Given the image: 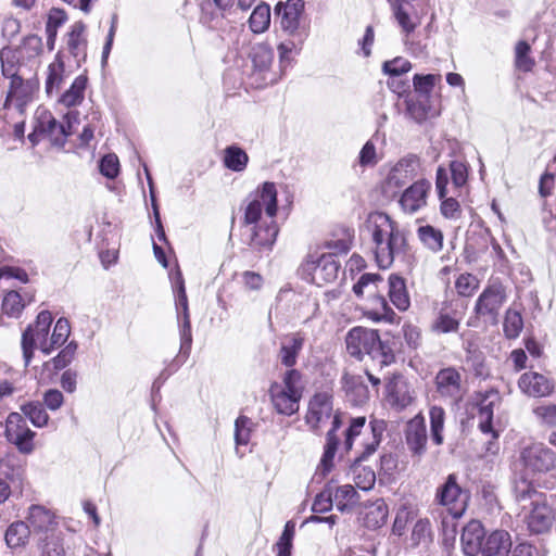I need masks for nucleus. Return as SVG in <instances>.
<instances>
[{
  "label": "nucleus",
  "mask_w": 556,
  "mask_h": 556,
  "mask_svg": "<svg viewBox=\"0 0 556 556\" xmlns=\"http://www.w3.org/2000/svg\"><path fill=\"white\" fill-rule=\"evenodd\" d=\"M276 185L265 181L254 191L244 208L243 241L258 253L271 251L279 228L275 220L278 212Z\"/></svg>",
  "instance_id": "f257e3e1"
},
{
  "label": "nucleus",
  "mask_w": 556,
  "mask_h": 556,
  "mask_svg": "<svg viewBox=\"0 0 556 556\" xmlns=\"http://www.w3.org/2000/svg\"><path fill=\"white\" fill-rule=\"evenodd\" d=\"M377 265L387 269L395 260L404 261L409 245L404 230L387 213L375 212L368 216Z\"/></svg>",
  "instance_id": "f03ea898"
},
{
  "label": "nucleus",
  "mask_w": 556,
  "mask_h": 556,
  "mask_svg": "<svg viewBox=\"0 0 556 556\" xmlns=\"http://www.w3.org/2000/svg\"><path fill=\"white\" fill-rule=\"evenodd\" d=\"M333 397L329 392L315 393L308 403L305 415V422L314 432H319L320 428L332 417L331 428L326 434L325 451L320 460L319 470L326 476L332 467V462L337 453L340 439L337 435L338 429L342 426V413L333 412Z\"/></svg>",
  "instance_id": "7ed1b4c3"
},
{
  "label": "nucleus",
  "mask_w": 556,
  "mask_h": 556,
  "mask_svg": "<svg viewBox=\"0 0 556 556\" xmlns=\"http://www.w3.org/2000/svg\"><path fill=\"white\" fill-rule=\"evenodd\" d=\"M345 342L349 354L359 361L367 355L381 368L395 362V340L381 339L375 329L354 327L348 332Z\"/></svg>",
  "instance_id": "20e7f679"
},
{
  "label": "nucleus",
  "mask_w": 556,
  "mask_h": 556,
  "mask_svg": "<svg viewBox=\"0 0 556 556\" xmlns=\"http://www.w3.org/2000/svg\"><path fill=\"white\" fill-rule=\"evenodd\" d=\"M386 428L387 424L384 420L372 419L370 421L371 438L362 443L363 450L355 458V463L352 466L355 485L363 491H368L374 488L376 482V475L371 468L361 466L359 463L367 459L377 451Z\"/></svg>",
  "instance_id": "39448f33"
},
{
  "label": "nucleus",
  "mask_w": 556,
  "mask_h": 556,
  "mask_svg": "<svg viewBox=\"0 0 556 556\" xmlns=\"http://www.w3.org/2000/svg\"><path fill=\"white\" fill-rule=\"evenodd\" d=\"M523 508H528L527 525L531 533L542 534L552 528L554 514L547 495L534 490L523 491Z\"/></svg>",
  "instance_id": "423d86ee"
},
{
  "label": "nucleus",
  "mask_w": 556,
  "mask_h": 556,
  "mask_svg": "<svg viewBox=\"0 0 556 556\" xmlns=\"http://www.w3.org/2000/svg\"><path fill=\"white\" fill-rule=\"evenodd\" d=\"M53 321L52 314L49 311H41L34 324H29L22 333V351L25 366H28L38 349L42 354L48 351V339L50 328Z\"/></svg>",
  "instance_id": "0eeeda50"
},
{
  "label": "nucleus",
  "mask_w": 556,
  "mask_h": 556,
  "mask_svg": "<svg viewBox=\"0 0 556 556\" xmlns=\"http://www.w3.org/2000/svg\"><path fill=\"white\" fill-rule=\"evenodd\" d=\"M65 124L59 123L50 111L38 108L35 112L34 122L37 131L48 137L53 144L64 146L66 138L74 132L73 126L78 123V112L70 111L65 114Z\"/></svg>",
  "instance_id": "6e6552de"
},
{
  "label": "nucleus",
  "mask_w": 556,
  "mask_h": 556,
  "mask_svg": "<svg viewBox=\"0 0 556 556\" xmlns=\"http://www.w3.org/2000/svg\"><path fill=\"white\" fill-rule=\"evenodd\" d=\"M339 269L340 264L332 253L309 254L301 266L304 279L317 286L334 281Z\"/></svg>",
  "instance_id": "1a4fd4ad"
},
{
  "label": "nucleus",
  "mask_w": 556,
  "mask_h": 556,
  "mask_svg": "<svg viewBox=\"0 0 556 556\" xmlns=\"http://www.w3.org/2000/svg\"><path fill=\"white\" fill-rule=\"evenodd\" d=\"M173 290L175 293V304L179 325L180 354L188 357L192 344V333L185 280L179 270L173 278Z\"/></svg>",
  "instance_id": "9d476101"
},
{
  "label": "nucleus",
  "mask_w": 556,
  "mask_h": 556,
  "mask_svg": "<svg viewBox=\"0 0 556 556\" xmlns=\"http://www.w3.org/2000/svg\"><path fill=\"white\" fill-rule=\"evenodd\" d=\"M469 500V494L458 484V478L455 473H450L444 482L437 488L434 501L446 507L453 518H460Z\"/></svg>",
  "instance_id": "9b49d317"
},
{
  "label": "nucleus",
  "mask_w": 556,
  "mask_h": 556,
  "mask_svg": "<svg viewBox=\"0 0 556 556\" xmlns=\"http://www.w3.org/2000/svg\"><path fill=\"white\" fill-rule=\"evenodd\" d=\"M508 288L498 278H491L475 304L477 316L497 320L500 309L508 299Z\"/></svg>",
  "instance_id": "f8f14e48"
},
{
  "label": "nucleus",
  "mask_w": 556,
  "mask_h": 556,
  "mask_svg": "<svg viewBox=\"0 0 556 556\" xmlns=\"http://www.w3.org/2000/svg\"><path fill=\"white\" fill-rule=\"evenodd\" d=\"M389 2L393 16L401 27L404 45L413 54L421 53V46L410 39V35L420 24L421 16L416 11H409L412 2H405V0H389Z\"/></svg>",
  "instance_id": "ddd939ff"
},
{
  "label": "nucleus",
  "mask_w": 556,
  "mask_h": 556,
  "mask_svg": "<svg viewBox=\"0 0 556 556\" xmlns=\"http://www.w3.org/2000/svg\"><path fill=\"white\" fill-rule=\"evenodd\" d=\"M417 167L418 157L416 155L402 157L388 173L382 184L383 193L390 198L395 197L416 176Z\"/></svg>",
  "instance_id": "4468645a"
},
{
  "label": "nucleus",
  "mask_w": 556,
  "mask_h": 556,
  "mask_svg": "<svg viewBox=\"0 0 556 556\" xmlns=\"http://www.w3.org/2000/svg\"><path fill=\"white\" fill-rule=\"evenodd\" d=\"M38 88L39 83L36 78L13 77L10 81L4 108L14 109L20 114H24L27 106L34 102Z\"/></svg>",
  "instance_id": "2eb2a0df"
},
{
  "label": "nucleus",
  "mask_w": 556,
  "mask_h": 556,
  "mask_svg": "<svg viewBox=\"0 0 556 556\" xmlns=\"http://www.w3.org/2000/svg\"><path fill=\"white\" fill-rule=\"evenodd\" d=\"M4 434L7 440L14 444L21 453L30 454L34 451L35 432L28 428L22 414H9L5 420Z\"/></svg>",
  "instance_id": "dca6fc26"
},
{
  "label": "nucleus",
  "mask_w": 556,
  "mask_h": 556,
  "mask_svg": "<svg viewBox=\"0 0 556 556\" xmlns=\"http://www.w3.org/2000/svg\"><path fill=\"white\" fill-rule=\"evenodd\" d=\"M87 26L83 21L73 23L63 37L64 50L75 60L79 67L87 59Z\"/></svg>",
  "instance_id": "f3484780"
},
{
  "label": "nucleus",
  "mask_w": 556,
  "mask_h": 556,
  "mask_svg": "<svg viewBox=\"0 0 556 556\" xmlns=\"http://www.w3.org/2000/svg\"><path fill=\"white\" fill-rule=\"evenodd\" d=\"M431 190V182L427 179H420L406 188L399 204L403 212L415 214L427 205L428 193Z\"/></svg>",
  "instance_id": "a211bd4d"
},
{
  "label": "nucleus",
  "mask_w": 556,
  "mask_h": 556,
  "mask_svg": "<svg viewBox=\"0 0 556 556\" xmlns=\"http://www.w3.org/2000/svg\"><path fill=\"white\" fill-rule=\"evenodd\" d=\"M251 60L253 64V76H260L261 85H268L276 81V78L269 73L274 60V51L266 43H258L252 48ZM258 80V78H255Z\"/></svg>",
  "instance_id": "6ab92c4d"
},
{
  "label": "nucleus",
  "mask_w": 556,
  "mask_h": 556,
  "mask_svg": "<svg viewBox=\"0 0 556 556\" xmlns=\"http://www.w3.org/2000/svg\"><path fill=\"white\" fill-rule=\"evenodd\" d=\"M27 525L37 539L56 532L54 514L41 505H31L28 508Z\"/></svg>",
  "instance_id": "aec40b11"
},
{
  "label": "nucleus",
  "mask_w": 556,
  "mask_h": 556,
  "mask_svg": "<svg viewBox=\"0 0 556 556\" xmlns=\"http://www.w3.org/2000/svg\"><path fill=\"white\" fill-rule=\"evenodd\" d=\"M555 455L542 443L533 444L523 450V466L532 471H548L554 467Z\"/></svg>",
  "instance_id": "412c9836"
},
{
  "label": "nucleus",
  "mask_w": 556,
  "mask_h": 556,
  "mask_svg": "<svg viewBox=\"0 0 556 556\" xmlns=\"http://www.w3.org/2000/svg\"><path fill=\"white\" fill-rule=\"evenodd\" d=\"M435 384L438 392L444 397H450L456 402L463 396L462 377L454 368L441 369L437 374Z\"/></svg>",
  "instance_id": "4be33fe9"
},
{
  "label": "nucleus",
  "mask_w": 556,
  "mask_h": 556,
  "mask_svg": "<svg viewBox=\"0 0 556 556\" xmlns=\"http://www.w3.org/2000/svg\"><path fill=\"white\" fill-rule=\"evenodd\" d=\"M485 536L484 528L479 520H470L463 529L460 543L467 556H477L482 549Z\"/></svg>",
  "instance_id": "5701e85b"
},
{
  "label": "nucleus",
  "mask_w": 556,
  "mask_h": 556,
  "mask_svg": "<svg viewBox=\"0 0 556 556\" xmlns=\"http://www.w3.org/2000/svg\"><path fill=\"white\" fill-rule=\"evenodd\" d=\"M305 338L301 332L286 334L280 342L278 358L281 365L287 368H293L298 356L303 350Z\"/></svg>",
  "instance_id": "b1692460"
},
{
  "label": "nucleus",
  "mask_w": 556,
  "mask_h": 556,
  "mask_svg": "<svg viewBox=\"0 0 556 556\" xmlns=\"http://www.w3.org/2000/svg\"><path fill=\"white\" fill-rule=\"evenodd\" d=\"M386 395L389 403L397 408H406L413 402V395L406 381L394 376L386 383Z\"/></svg>",
  "instance_id": "393cba45"
},
{
  "label": "nucleus",
  "mask_w": 556,
  "mask_h": 556,
  "mask_svg": "<svg viewBox=\"0 0 556 556\" xmlns=\"http://www.w3.org/2000/svg\"><path fill=\"white\" fill-rule=\"evenodd\" d=\"M269 392L273 405L279 414L291 416L299 410L301 399L280 388L278 382L270 386Z\"/></svg>",
  "instance_id": "a878e982"
},
{
  "label": "nucleus",
  "mask_w": 556,
  "mask_h": 556,
  "mask_svg": "<svg viewBox=\"0 0 556 556\" xmlns=\"http://www.w3.org/2000/svg\"><path fill=\"white\" fill-rule=\"evenodd\" d=\"M510 548L509 533L504 530H496L485 539L480 553L482 556H508Z\"/></svg>",
  "instance_id": "bb28decb"
},
{
  "label": "nucleus",
  "mask_w": 556,
  "mask_h": 556,
  "mask_svg": "<svg viewBox=\"0 0 556 556\" xmlns=\"http://www.w3.org/2000/svg\"><path fill=\"white\" fill-rule=\"evenodd\" d=\"M342 386L346 396L354 405H362L369 399V390L361 375L345 372L342 376Z\"/></svg>",
  "instance_id": "cd10ccee"
},
{
  "label": "nucleus",
  "mask_w": 556,
  "mask_h": 556,
  "mask_svg": "<svg viewBox=\"0 0 556 556\" xmlns=\"http://www.w3.org/2000/svg\"><path fill=\"white\" fill-rule=\"evenodd\" d=\"M427 430L424 420L413 419L407 424L406 444L409 451L417 456L426 452Z\"/></svg>",
  "instance_id": "c85d7f7f"
},
{
  "label": "nucleus",
  "mask_w": 556,
  "mask_h": 556,
  "mask_svg": "<svg viewBox=\"0 0 556 556\" xmlns=\"http://www.w3.org/2000/svg\"><path fill=\"white\" fill-rule=\"evenodd\" d=\"M389 299L392 304L401 312H405L410 306L409 294L403 277L391 274L388 279Z\"/></svg>",
  "instance_id": "c756f323"
},
{
  "label": "nucleus",
  "mask_w": 556,
  "mask_h": 556,
  "mask_svg": "<svg viewBox=\"0 0 556 556\" xmlns=\"http://www.w3.org/2000/svg\"><path fill=\"white\" fill-rule=\"evenodd\" d=\"M498 400L497 393H490L485 395L479 403L478 408V427L483 433H491L493 438H497V433L492 426L494 405Z\"/></svg>",
  "instance_id": "7c9ffc66"
},
{
  "label": "nucleus",
  "mask_w": 556,
  "mask_h": 556,
  "mask_svg": "<svg viewBox=\"0 0 556 556\" xmlns=\"http://www.w3.org/2000/svg\"><path fill=\"white\" fill-rule=\"evenodd\" d=\"M66 78L65 65L61 56V52L55 55V60L49 64L47 68V77L45 89L48 96L58 93Z\"/></svg>",
  "instance_id": "2f4dec72"
},
{
  "label": "nucleus",
  "mask_w": 556,
  "mask_h": 556,
  "mask_svg": "<svg viewBox=\"0 0 556 556\" xmlns=\"http://www.w3.org/2000/svg\"><path fill=\"white\" fill-rule=\"evenodd\" d=\"M88 84V77L84 74L78 75L70 88L65 90L59 98V103L65 108H75L83 103L85 91Z\"/></svg>",
  "instance_id": "473e14b6"
},
{
  "label": "nucleus",
  "mask_w": 556,
  "mask_h": 556,
  "mask_svg": "<svg viewBox=\"0 0 556 556\" xmlns=\"http://www.w3.org/2000/svg\"><path fill=\"white\" fill-rule=\"evenodd\" d=\"M68 21L67 13L60 8H52L47 15L46 21V36L47 48L49 51L54 50L58 31Z\"/></svg>",
  "instance_id": "72a5a7b5"
},
{
  "label": "nucleus",
  "mask_w": 556,
  "mask_h": 556,
  "mask_svg": "<svg viewBox=\"0 0 556 556\" xmlns=\"http://www.w3.org/2000/svg\"><path fill=\"white\" fill-rule=\"evenodd\" d=\"M36 545L39 556H65L64 539L60 531L39 536Z\"/></svg>",
  "instance_id": "f704fd0d"
},
{
  "label": "nucleus",
  "mask_w": 556,
  "mask_h": 556,
  "mask_svg": "<svg viewBox=\"0 0 556 556\" xmlns=\"http://www.w3.org/2000/svg\"><path fill=\"white\" fill-rule=\"evenodd\" d=\"M249 163L248 153L239 146H228L224 150L223 164L232 172H243Z\"/></svg>",
  "instance_id": "c9c22d12"
},
{
  "label": "nucleus",
  "mask_w": 556,
  "mask_h": 556,
  "mask_svg": "<svg viewBox=\"0 0 556 556\" xmlns=\"http://www.w3.org/2000/svg\"><path fill=\"white\" fill-rule=\"evenodd\" d=\"M30 533L31 530L27 522L14 521L8 527L4 534L7 545L11 548L24 546L28 542Z\"/></svg>",
  "instance_id": "e433bc0d"
},
{
  "label": "nucleus",
  "mask_w": 556,
  "mask_h": 556,
  "mask_svg": "<svg viewBox=\"0 0 556 556\" xmlns=\"http://www.w3.org/2000/svg\"><path fill=\"white\" fill-rule=\"evenodd\" d=\"M549 381L540 374H523V392L532 396H546L551 393Z\"/></svg>",
  "instance_id": "4c0bfd02"
},
{
  "label": "nucleus",
  "mask_w": 556,
  "mask_h": 556,
  "mask_svg": "<svg viewBox=\"0 0 556 556\" xmlns=\"http://www.w3.org/2000/svg\"><path fill=\"white\" fill-rule=\"evenodd\" d=\"M71 334V325L67 318L61 317L56 320L53 331L48 339V351L45 355H50L53 351L66 343Z\"/></svg>",
  "instance_id": "58836bf2"
},
{
  "label": "nucleus",
  "mask_w": 556,
  "mask_h": 556,
  "mask_svg": "<svg viewBox=\"0 0 556 556\" xmlns=\"http://www.w3.org/2000/svg\"><path fill=\"white\" fill-rule=\"evenodd\" d=\"M504 336L509 340H515L521 332V306L517 303L506 311L503 321Z\"/></svg>",
  "instance_id": "ea45409f"
},
{
  "label": "nucleus",
  "mask_w": 556,
  "mask_h": 556,
  "mask_svg": "<svg viewBox=\"0 0 556 556\" xmlns=\"http://www.w3.org/2000/svg\"><path fill=\"white\" fill-rule=\"evenodd\" d=\"M367 432L369 435L363 441V443L371 438L370 424L366 428V417L364 416L351 418L350 425L344 431L343 446L345 451H350L353 447V443L356 437Z\"/></svg>",
  "instance_id": "a19ab883"
},
{
  "label": "nucleus",
  "mask_w": 556,
  "mask_h": 556,
  "mask_svg": "<svg viewBox=\"0 0 556 556\" xmlns=\"http://www.w3.org/2000/svg\"><path fill=\"white\" fill-rule=\"evenodd\" d=\"M417 237L432 252H439L443 248V233L433 226L425 225L418 227Z\"/></svg>",
  "instance_id": "79ce46f5"
},
{
  "label": "nucleus",
  "mask_w": 556,
  "mask_h": 556,
  "mask_svg": "<svg viewBox=\"0 0 556 556\" xmlns=\"http://www.w3.org/2000/svg\"><path fill=\"white\" fill-rule=\"evenodd\" d=\"M388 515L389 510L384 501L377 500L366 511L365 525L370 529L380 528L387 522Z\"/></svg>",
  "instance_id": "37998d69"
},
{
  "label": "nucleus",
  "mask_w": 556,
  "mask_h": 556,
  "mask_svg": "<svg viewBox=\"0 0 556 556\" xmlns=\"http://www.w3.org/2000/svg\"><path fill=\"white\" fill-rule=\"evenodd\" d=\"M460 316L456 312H448L442 308L432 324L433 331L438 333L456 332L459 327Z\"/></svg>",
  "instance_id": "c03bdc74"
},
{
  "label": "nucleus",
  "mask_w": 556,
  "mask_h": 556,
  "mask_svg": "<svg viewBox=\"0 0 556 556\" xmlns=\"http://www.w3.org/2000/svg\"><path fill=\"white\" fill-rule=\"evenodd\" d=\"M249 24L251 30L255 34L265 31L270 24V7L264 2L260 3L253 10Z\"/></svg>",
  "instance_id": "a18cd8bd"
},
{
  "label": "nucleus",
  "mask_w": 556,
  "mask_h": 556,
  "mask_svg": "<svg viewBox=\"0 0 556 556\" xmlns=\"http://www.w3.org/2000/svg\"><path fill=\"white\" fill-rule=\"evenodd\" d=\"M21 410L23 413L22 415L27 417L35 427L42 428L48 425L49 415L41 403H26L22 405Z\"/></svg>",
  "instance_id": "49530a36"
},
{
  "label": "nucleus",
  "mask_w": 556,
  "mask_h": 556,
  "mask_svg": "<svg viewBox=\"0 0 556 556\" xmlns=\"http://www.w3.org/2000/svg\"><path fill=\"white\" fill-rule=\"evenodd\" d=\"M333 500L337 509L340 511H345L348 508L357 503L358 494L353 485L344 484L336 489V492L333 493Z\"/></svg>",
  "instance_id": "de8ad7c7"
},
{
  "label": "nucleus",
  "mask_w": 556,
  "mask_h": 556,
  "mask_svg": "<svg viewBox=\"0 0 556 556\" xmlns=\"http://www.w3.org/2000/svg\"><path fill=\"white\" fill-rule=\"evenodd\" d=\"M25 307V299L21 291H9L2 301V313L9 317L17 318Z\"/></svg>",
  "instance_id": "09e8293b"
},
{
  "label": "nucleus",
  "mask_w": 556,
  "mask_h": 556,
  "mask_svg": "<svg viewBox=\"0 0 556 556\" xmlns=\"http://www.w3.org/2000/svg\"><path fill=\"white\" fill-rule=\"evenodd\" d=\"M429 417L432 441L437 445H441L443 443L442 432L444 428L445 412L440 406H432L429 412Z\"/></svg>",
  "instance_id": "8fccbe9b"
},
{
  "label": "nucleus",
  "mask_w": 556,
  "mask_h": 556,
  "mask_svg": "<svg viewBox=\"0 0 556 556\" xmlns=\"http://www.w3.org/2000/svg\"><path fill=\"white\" fill-rule=\"evenodd\" d=\"M455 290L459 296L470 298L480 287V280L477 276L465 273L460 274L454 283Z\"/></svg>",
  "instance_id": "3c124183"
},
{
  "label": "nucleus",
  "mask_w": 556,
  "mask_h": 556,
  "mask_svg": "<svg viewBox=\"0 0 556 556\" xmlns=\"http://www.w3.org/2000/svg\"><path fill=\"white\" fill-rule=\"evenodd\" d=\"M24 482L23 470L5 473V479L0 478V504H3L11 495L12 488L22 489Z\"/></svg>",
  "instance_id": "603ef678"
},
{
  "label": "nucleus",
  "mask_w": 556,
  "mask_h": 556,
  "mask_svg": "<svg viewBox=\"0 0 556 556\" xmlns=\"http://www.w3.org/2000/svg\"><path fill=\"white\" fill-rule=\"evenodd\" d=\"M280 388L294 394L298 397H302L304 386L302 383V374L293 368H289L282 378V382L278 383Z\"/></svg>",
  "instance_id": "864d4df0"
},
{
  "label": "nucleus",
  "mask_w": 556,
  "mask_h": 556,
  "mask_svg": "<svg viewBox=\"0 0 556 556\" xmlns=\"http://www.w3.org/2000/svg\"><path fill=\"white\" fill-rule=\"evenodd\" d=\"M440 74H415L413 77V86L417 93L429 97L434 86L441 81Z\"/></svg>",
  "instance_id": "5fc2aeb1"
},
{
  "label": "nucleus",
  "mask_w": 556,
  "mask_h": 556,
  "mask_svg": "<svg viewBox=\"0 0 556 556\" xmlns=\"http://www.w3.org/2000/svg\"><path fill=\"white\" fill-rule=\"evenodd\" d=\"M254 422L247 416H239L235 421V441L237 446L247 445L250 442Z\"/></svg>",
  "instance_id": "6e6d98bb"
},
{
  "label": "nucleus",
  "mask_w": 556,
  "mask_h": 556,
  "mask_svg": "<svg viewBox=\"0 0 556 556\" xmlns=\"http://www.w3.org/2000/svg\"><path fill=\"white\" fill-rule=\"evenodd\" d=\"M275 12L281 17L280 25L283 30L294 33L298 29L300 24V14L295 11L288 10L281 2L276 5Z\"/></svg>",
  "instance_id": "4d7b16f0"
},
{
  "label": "nucleus",
  "mask_w": 556,
  "mask_h": 556,
  "mask_svg": "<svg viewBox=\"0 0 556 556\" xmlns=\"http://www.w3.org/2000/svg\"><path fill=\"white\" fill-rule=\"evenodd\" d=\"M431 540V523L429 519H419L415 522L412 533L410 541L412 545L418 546L420 544H427Z\"/></svg>",
  "instance_id": "13d9d810"
},
{
  "label": "nucleus",
  "mask_w": 556,
  "mask_h": 556,
  "mask_svg": "<svg viewBox=\"0 0 556 556\" xmlns=\"http://www.w3.org/2000/svg\"><path fill=\"white\" fill-rule=\"evenodd\" d=\"M295 534V525L293 521H288L279 541L276 543L277 556H291L292 541Z\"/></svg>",
  "instance_id": "bf43d9fd"
},
{
  "label": "nucleus",
  "mask_w": 556,
  "mask_h": 556,
  "mask_svg": "<svg viewBox=\"0 0 556 556\" xmlns=\"http://www.w3.org/2000/svg\"><path fill=\"white\" fill-rule=\"evenodd\" d=\"M295 534V525L293 521H288L279 541L276 543L277 556H291L292 541Z\"/></svg>",
  "instance_id": "052dcab7"
},
{
  "label": "nucleus",
  "mask_w": 556,
  "mask_h": 556,
  "mask_svg": "<svg viewBox=\"0 0 556 556\" xmlns=\"http://www.w3.org/2000/svg\"><path fill=\"white\" fill-rule=\"evenodd\" d=\"M78 344L75 341L68 342L56 356H54L49 363L53 365L55 370H61L70 365L77 352Z\"/></svg>",
  "instance_id": "680f3d73"
},
{
  "label": "nucleus",
  "mask_w": 556,
  "mask_h": 556,
  "mask_svg": "<svg viewBox=\"0 0 556 556\" xmlns=\"http://www.w3.org/2000/svg\"><path fill=\"white\" fill-rule=\"evenodd\" d=\"M372 318L375 320L392 321L394 317L393 309L389 306L388 301L383 295L377 294L372 298Z\"/></svg>",
  "instance_id": "e2e57ef3"
},
{
  "label": "nucleus",
  "mask_w": 556,
  "mask_h": 556,
  "mask_svg": "<svg viewBox=\"0 0 556 556\" xmlns=\"http://www.w3.org/2000/svg\"><path fill=\"white\" fill-rule=\"evenodd\" d=\"M333 503V490L330 485H327L315 496L312 510L319 514L327 513L332 508Z\"/></svg>",
  "instance_id": "0e129e2a"
},
{
  "label": "nucleus",
  "mask_w": 556,
  "mask_h": 556,
  "mask_svg": "<svg viewBox=\"0 0 556 556\" xmlns=\"http://www.w3.org/2000/svg\"><path fill=\"white\" fill-rule=\"evenodd\" d=\"M412 70V63L402 58L397 56L393 60L386 61L382 64V71L384 74L389 76H402L403 74L409 72Z\"/></svg>",
  "instance_id": "69168bd1"
},
{
  "label": "nucleus",
  "mask_w": 556,
  "mask_h": 556,
  "mask_svg": "<svg viewBox=\"0 0 556 556\" xmlns=\"http://www.w3.org/2000/svg\"><path fill=\"white\" fill-rule=\"evenodd\" d=\"M415 511L406 505L401 506L393 522L392 531L394 534L402 535L407 527V523L415 518Z\"/></svg>",
  "instance_id": "338daca9"
},
{
  "label": "nucleus",
  "mask_w": 556,
  "mask_h": 556,
  "mask_svg": "<svg viewBox=\"0 0 556 556\" xmlns=\"http://www.w3.org/2000/svg\"><path fill=\"white\" fill-rule=\"evenodd\" d=\"M441 201L440 212L447 219H459L462 217V208L459 202L453 197L439 198Z\"/></svg>",
  "instance_id": "774afa93"
}]
</instances>
